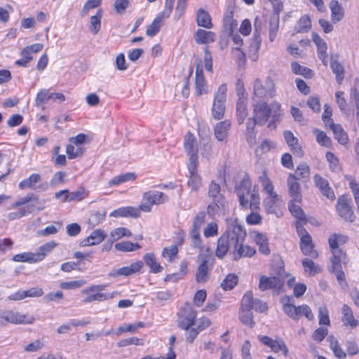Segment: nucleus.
<instances>
[{
	"instance_id": "864d4df0",
	"label": "nucleus",
	"mask_w": 359,
	"mask_h": 359,
	"mask_svg": "<svg viewBox=\"0 0 359 359\" xmlns=\"http://www.w3.org/2000/svg\"><path fill=\"white\" fill-rule=\"evenodd\" d=\"M105 218V212H95L90 214L88 224L90 226L91 228L95 227L98 225L100 222H102Z\"/></svg>"
},
{
	"instance_id": "79ce46f5",
	"label": "nucleus",
	"mask_w": 359,
	"mask_h": 359,
	"mask_svg": "<svg viewBox=\"0 0 359 359\" xmlns=\"http://www.w3.org/2000/svg\"><path fill=\"white\" fill-rule=\"evenodd\" d=\"M56 245L57 243L54 241L46 243L41 245L35 252L36 260L38 262L43 260L46 257V253L50 252L55 247H56Z\"/></svg>"
},
{
	"instance_id": "cd10ccee",
	"label": "nucleus",
	"mask_w": 359,
	"mask_h": 359,
	"mask_svg": "<svg viewBox=\"0 0 359 359\" xmlns=\"http://www.w3.org/2000/svg\"><path fill=\"white\" fill-rule=\"evenodd\" d=\"M300 249L302 253L313 259L318 257V252L314 250L311 236L300 240Z\"/></svg>"
},
{
	"instance_id": "9b49d317",
	"label": "nucleus",
	"mask_w": 359,
	"mask_h": 359,
	"mask_svg": "<svg viewBox=\"0 0 359 359\" xmlns=\"http://www.w3.org/2000/svg\"><path fill=\"white\" fill-rule=\"evenodd\" d=\"M336 208L341 218L348 222L353 221L354 213L350 205L349 200L345 196H341L338 198Z\"/></svg>"
},
{
	"instance_id": "f3484780",
	"label": "nucleus",
	"mask_w": 359,
	"mask_h": 359,
	"mask_svg": "<svg viewBox=\"0 0 359 359\" xmlns=\"http://www.w3.org/2000/svg\"><path fill=\"white\" fill-rule=\"evenodd\" d=\"M191 161V163H188L189 172L188 185L193 191H197L201 184V178L197 172L198 163H195L193 159Z\"/></svg>"
},
{
	"instance_id": "2eb2a0df",
	"label": "nucleus",
	"mask_w": 359,
	"mask_h": 359,
	"mask_svg": "<svg viewBox=\"0 0 359 359\" xmlns=\"http://www.w3.org/2000/svg\"><path fill=\"white\" fill-rule=\"evenodd\" d=\"M62 195H64V198L62 199V203L71 202L76 200L81 201L86 197L84 196L85 189L80 187L78 191L73 192H69L68 189L61 190L55 194V198L60 199Z\"/></svg>"
},
{
	"instance_id": "338daca9",
	"label": "nucleus",
	"mask_w": 359,
	"mask_h": 359,
	"mask_svg": "<svg viewBox=\"0 0 359 359\" xmlns=\"http://www.w3.org/2000/svg\"><path fill=\"white\" fill-rule=\"evenodd\" d=\"M326 158L330 163V167L332 171L339 170V160L334 154L330 151L326 153Z\"/></svg>"
},
{
	"instance_id": "de8ad7c7",
	"label": "nucleus",
	"mask_w": 359,
	"mask_h": 359,
	"mask_svg": "<svg viewBox=\"0 0 359 359\" xmlns=\"http://www.w3.org/2000/svg\"><path fill=\"white\" fill-rule=\"evenodd\" d=\"M312 40L318 47V55L319 58H322L323 53H326L327 44L317 34L313 33Z\"/></svg>"
},
{
	"instance_id": "69168bd1",
	"label": "nucleus",
	"mask_w": 359,
	"mask_h": 359,
	"mask_svg": "<svg viewBox=\"0 0 359 359\" xmlns=\"http://www.w3.org/2000/svg\"><path fill=\"white\" fill-rule=\"evenodd\" d=\"M327 334L328 330L327 328L319 327L313 332L312 338L313 340L320 342L325 339Z\"/></svg>"
},
{
	"instance_id": "a19ab883",
	"label": "nucleus",
	"mask_w": 359,
	"mask_h": 359,
	"mask_svg": "<svg viewBox=\"0 0 359 359\" xmlns=\"http://www.w3.org/2000/svg\"><path fill=\"white\" fill-rule=\"evenodd\" d=\"M41 176L39 174H32L27 179L21 181L19 183V188L25 189L27 188L34 189L36 183L40 182Z\"/></svg>"
},
{
	"instance_id": "680f3d73",
	"label": "nucleus",
	"mask_w": 359,
	"mask_h": 359,
	"mask_svg": "<svg viewBox=\"0 0 359 359\" xmlns=\"http://www.w3.org/2000/svg\"><path fill=\"white\" fill-rule=\"evenodd\" d=\"M39 197L34 195V194H30L27 195L26 196L19 199L11 205V207L13 208H18L23 205H25L31 201H38Z\"/></svg>"
},
{
	"instance_id": "7c9ffc66",
	"label": "nucleus",
	"mask_w": 359,
	"mask_h": 359,
	"mask_svg": "<svg viewBox=\"0 0 359 359\" xmlns=\"http://www.w3.org/2000/svg\"><path fill=\"white\" fill-rule=\"evenodd\" d=\"M342 315V321L345 325H350L353 328L356 327L358 325V321L355 319L353 311L348 306H343Z\"/></svg>"
},
{
	"instance_id": "ea45409f",
	"label": "nucleus",
	"mask_w": 359,
	"mask_h": 359,
	"mask_svg": "<svg viewBox=\"0 0 359 359\" xmlns=\"http://www.w3.org/2000/svg\"><path fill=\"white\" fill-rule=\"evenodd\" d=\"M330 8L332 12L333 20L340 21L342 20L344 15V9L337 1H331L330 3Z\"/></svg>"
},
{
	"instance_id": "4c0bfd02",
	"label": "nucleus",
	"mask_w": 359,
	"mask_h": 359,
	"mask_svg": "<svg viewBox=\"0 0 359 359\" xmlns=\"http://www.w3.org/2000/svg\"><path fill=\"white\" fill-rule=\"evenodd\" d=\"M330 67L332 72L336 75L337 83L341 84L344 78V67L337 60H331Z\"/></svg>"
},
{
	"instance_id": "c03bdc74",
	"label": "nucleus",
	"mask_w": 359,
	"mask_h": 359,
	"mask_svg": "<svg viewBox=\"0 0 359 359\" xmlns=\"http://www.w3.org/2000/svg\"><path fill=\"white\" fill-rule=\"evenodd\" d=\"M115 249L121 252H133L141 247L138 243H133L130 241H122L115 244Z\"/></svg>"
},
{
	"instance_id": "473e14b6",
	"label": "nucleus",
	"mask_w": 359,
	"mask_h": 359,
	"mask_svg": "<svg viewBox=\"0 0 359 359\" xmlns=\"http://www.w3.org/2000/svg\"><path fill=\"white\" fill-rule=\"evenodd\" d=\"M243 297H248L250 299V309H255L259 312H264L268 309V306L266 302H264L258 299H254L251 292H246Z\"/></svg>"
},
{
	"instance_id": "a211bd4d",
	"label": "nucleus",
	"mask_w": 359,
	"mask_h": 359,
	"mask_svg": "<svg viewBox=\"0 0 359 359\" xmlns=\"http://www.w3.org/2000/svg\"><path fill=\"white\" fill-rule=\"evenodd\" d=\"M196 65V78H195V88L196 93L198 95H201L206 93L205 81L203 76V70L201 65V60L198 59Z\"/></svg>"
},
{
	"instance_id": "39448f33",
	"label": "nucleus",
	"mask_w": 359,
	"mask_h": 359,
	"mask_svg": "<svg viewBox=\"0 0 359 359\" xmlns=\"http://www.w3.org/2000/svg\"><path fill=\"white\" fill-rule=\"evenodd\" d=\"M227 87L226 84H222L215 95L212 108V116L216 120L222 119L225 112V103L226 100Z\"/></svg>"
},
{
	"instance_id": "1a4fd4ad",
	"label": "nucleus",
	"mask_w": 359,
	"mask_h": 359,
	"mask_svg": "<svg viewBox=\"0 0 359 359\" xmlns=\"http://www.w3.org/2000/svg\"><path fill=\"white\" fill-rule=\"evenodd\" d=\"M205 214L203 212L198 213L194 217L193 226L189 231L192 246L195 248H203V241L200 235V229L205 223Z\"/></svg>"
},
{
	"instance_id": "6e6552de",
	"label": "nucleus",
	"mask_w": 359,
	"mask_h": 359,
	"mask_svg": "<svg viewBox=\"0 0 359 359\" xmlns=\"http://www.w3.org/2000/svg\"><path fill=\"white\" fill-rule=\"evenodd\" d=\"M196 311L188 303L178 313V326L182 330H188L196 325Z\"/></svg>"
},
{
	"instance_id": "c756f323",
	"label": "nucleus",
	"mask_w": 359,
	"mask_h": 359,
	"mask_svg": "<svg viewBox=\"0 0 359 359\" xmlns=\"http://www.w3.org/2000/svg\"><path fill=\"white\" fill-rule=\"evenodd\" d=\"M330 128L332 130L334 138L342 145H345L348 142V137L346 133L344 130L343 128L339 124L332 123Z\"/></svg>"
},
{
	"instance_id": "37998d69",
	"label": "nucleus",
	"mask_w": 359,
	"mask_h": 359,
	"mask_svg": "<svg viewBox=\"0 0 359 359\" xmlns=\"http://www.w3.org/2000/svg\"><path fill=\"white\" fill-rule=\"evenodd\" d=\"M293 73L304 76L305 78L310 79L313 76V72L310 69L301 66L299 63L293 62L291 64Z\"/></svg>"
},
{
	"instance_id": "aec40b11",
	"label": "nucleus",
	"mask_w": 359,
	"mask_h": 359,
	"mask_svg": "<svg viewBox=\"0 0 359 359\" xmlns=\"http://www.w3.org/2000/svg\"><path fill=\"white\" fill-rule=\"evenodd\" d=\"M231 121L229 120L217 123L214 128L215 138L220 142L226 141L228 137L229 130L231 128Z\"/></svg>"
},
{
	"instance_id": "c85d7f7f",
	"label": "nucleus",
	"mask_w": 359,
	"mask_h": 359,
	"mask_svg": "<svg viewBox=\"0 0 359 359\" xmlns=\"http://www.w3.org/2000/svg\"><path fill=\"white\" fill-rule=\"evenodd\" d=\"M35 318L33 316L22 314L9 310V323L14 324H32Z\"/></svg>"
},
{
	"instance_id": "ddd939ff",
	"label": "nucleus",
	"mask_w": 359,
	"mask_h": 359,
	"mask_svg": "<svg viewBox=\"0 0 359 359\" xmlns=\"http://www.w3.org/2000/svg\"><path fill=\"white\" fill-rule=\"evenodd\" d=\"M184 149L187 153L189 155V163L192 162V158L195 163H198V144L196 137L191 133H188L184 138Z\"/></svg>"
},
{
	"instance_id": "412c9836",
	"label": "nucleus",
	"mask_w": 359,
	"mask_h": 359,
	"mask_svg": "<svg viewBox=\"0 0 359 359\" xmlns=\"http://www.w3.org/2000/svg\"><path fill=\"white\" fill-rule=\"evenodd\" d=\"M283 135L285 140L286 141L287 145L290 147L291 150L293 151L294 154L298 157H302L304 152L299 144L298 139L295 137L292 133L290 130L285 131Z\"/></svg>"
},
{
	"instance_id": "bb28decb",
	"label": "nucleus",
	"mask_w": 359,
	"mask_h": 359,
	"mask_svg": "<svg viewBox=\"0 0 359 359\" xmlns=\"http://www.w3.org/2000/svg\"><path fill=\"white\" fill-rule=\"evenodd\" d=\"M194 39L198 44H206L215 41L216 34L211 31L198 29L194 35Z\"/></svg>"
},
{
	"instance_id": "052dcab7",
	"label": "nucleus",
	"mask_w": 359,
	"mask_h": 359,
	"mask_svg": "<svg viewBox=\"0 0 359 359\" xmlns=\"http://www.w3.org/2000/svg\"><path fill=\"white\" fill-rule=\"evenodd\" d=\"M178 253V249L176 245H172L170 248H165L162 252V256L168 259L169 262H172Z\"/></svg>"
},
{
	"instance_id": "dca6fc26",
	"label": "nucleus",
	"mask_w": 359,
	"mask_h": 359,
	"mask_svg": "<svg viewBox=\"0 0 359 359\" xmlns=\"http://www.w3.org/2000/svg\"><path fill=\"white\" fill-rule=\"evenodd\" d=\"M313 181L315 185L319 189L324 196H326L330 200H334L335 198L334 193L332 189L330 187L329 182L326 179L323 178L320 175L316 174L313 176Z\"/></svg>"
},
{
	"instance_id": "72a5a7b5",
	"label": "nucleus",
	"mask_w": 359,
	"mask_h": 359,
	"mask_svg": "<svg viewBox=\"0 0 359 359\" xmlns=\"http://www.w3.org/2000/svg\"><path fill=\"white\" fill-rule=\"evenodd\" d=\"M145 264L149 266L150 272L157 273L163 270V266L157 263L156 257L154 253H147L144 256Z\"/></svg>"
},
{
	"instance_id": "4468645a",
	"label": "nucleus",
	"mask_w": 359,
	"mask_h": 359,
	"mask_svg": "<svg viewBox=\"0 0 359 359\" xmlns=\"http://www.w3.org/2000/svg\"><path fill=\"white\" fill-rule=\"evenodd\" d=\"M143 267V262L141 261L135 262L131 264L130 266H123L118 269L111 271L109 276L117 277V276H132L137 272L140 271Z\"/></svg>"
},
{
	"instance_id": "5701e85b",
	"label": "nucleus",
	"mask_w": 359,
	"mask_h": 359,
	"mask_svg": "<svg viewBox=\"0 0 359 359\" xmlns=\"http://www.w3.org/2000/svg\"><path fill=\"white\" fill-rule=\"evenodd\" d=\"M243 242L244 240L234 247L233 254L235 260H238L243 257H250L255 254V250L249 245H243Z\"/></svg>"
},
{
	"instance_id": "7ed1b4c3",
	"label": "nucleus",
	"mask_w": 359,
	"mask_h": 359,
	"mask_svg": "<svg viewBox=\"0 0 359 359\" xmlns=\"http://www.w3.org/2000/svg\"><path fill=\"white\" fill-rule=\"evenodd\" d=\"M240 205L243 208H250L252 210L259 209L260 198L259 189L255 186L251 190V182L248 175H245L236 187Z\"/></svg>"
},
{
	"instance_id": "6ab92c4d",
	"label": "nucleus",
	"mask_w": 359,
	"mask_h": 359,
	"mask_svg": "<svg viewBox=\"0 0 359 359\" xmlns=\"http://www.w3.org/2000/svg\"><path fill=\"white\" fill-rule=\"evenodd\" d=\"M287 186L289 194L293 198L292 201L299 202L302 199L301 187L293 174H290L287 177Z\"/></svg>"
},
{
	"instance_id": "20e7f679",
	"label": "nucleus",
	"mask_w": 359,
	"mask_h": 359,
	"mask_svg": "<svg viewBox=\"0 0 359 359\" xmlns=\"http://www.w3.org/2000/svg\"><path fill=\"white\" fill-rule=\"evenodd\" d=\"M345 239L341 235L334 233L328 240L330 248L332 250V257L331 258L332 265L329 269L330 272L336 275L337 280L339 283L345 280V274L342 271L341 263L345 264L346 261V254L338 248L339 242Z\"/></svg>"
},
{
	"instance_id": "5fc2aeb1",
	"label": "nucleus",
	"mask_w": 359,
	"mask_h": 359,
	"mask_svg": "<svg viewBox=\"0 0 359 359\" xmlns=\"http://www.w3.org/2000/svg\"><path fill=\"white\" fill-rule=\"evenodd\" d=\"M238 277L235 274H229L221 283V287L225 290H231L238 283Z\"/></svg>"
},
{
	"instance_id": "f704fd0d",
	"label": "nucleus",
	"mask_w": 359,
	"mask_h": 359,
	"mask_svg": "<svg viewBox=\"0 0 359 359\" xmlns=\"http://www.w3.org/2000/svg\"><path fill=\"white\" fill-rule=\"evenodd\" d=\"M327 341L330 343V347L332 350L334 355L338 358H345L346 353L341 348L338 340L332 335L327 337Z\"/></svg>"
},
{
	"instance_id": "49530a36",
	"label": "nucleus",
	"mask_w": 359,
	"mask_h": 359,
	"mask_svg": "<svg viewBox=\"0 0 359 359\" xmlns=\"http://www.w3.org/2000/svg\"><path fill=\"white\" fill-rule=\"evenodd\" d=\"M302 265L306 272L313 276L321 271L319 265L316 264L311 259L305 258L302 260Z\"/></svg>"
},
{
	"instance_id": "8fccbe9b",
	"label": "nucleus",
	"mask_w": 359,
	"mask_h": 359,
	"mask_svg": "<svg viewBox=\"0 0 359 359\" xmlns=\"http://www.w3.org/2000/svg\"><path fill=\"white\" fill-rule=\"evenodd\" d=\"M83 152L84 149L81 147H75L72 143L67 145L66 153L68 156V158L70 159H74L81 156Z\"/></svg>"
},
{
	"instance_id": "f257e3e1",
	"label": "nucleus",
	"mask_w": 359,
	"mask_h": 359,
	"mask_svg": "<svg viewBox=\"0 0 359 359\" xmlns=\"http://www.w3.org/2000/svg\"><path fill=\"white\" fill-rule=\"evenodd\" d=\"M252 106L253 108L252 117L258 122V126H264L271 117L268 123V128L273 130L276 128V123L280 120L281 116V105L277 102H272L270 104L262 100H257L252 97Z\"/></svg>"
},
{
	"instance_id": "09e8293b",
	"label": "nucleus",
	"mask_w": 359,
	"mask_h": 359,
	"mask_svg": "<svg viewBox=\"0 0 359 359\" xmlns=\"http://www.w3.org/2000/svg\"><path fill=\"white\" fill-rule=\"evenodd\" d=\"M132 233L125 227H118L111 231L110 236L112 238L111 243L124 236H131Z\"/></svg>"
},
{
	"instance_id": "4be33fe9",
	"label": "nucleus",
	"mask_w": 359,
	"mask_h": 359,
	"mask_svg": "<svg viewBox=\"0 0 359 359\" xmlns=\"http://www.w3.org/2000/svg\"><path fill=\"white\" fill-rule=\"evenodd\" d=\"M106 237L104 232L102 229L93 231L89 236L83 239L80 245L81 246H90L100 244Z\"/></svg>"
},
{
	"instance_id": "e2e57ef3",
	"label": "nucleus",
	"mask_w": 359,
	"mask_h": 359,
	"mask_svg": "<svg viewBox=\"0 0 359 359\" xmlns=\"http://www.w3.org/2000/svg\"><path fill=\"white\" fill-rule=\"evenodd\" d=\"M131 344H134L136 346H143V342L141 339L137 337H130L124 339H121L117 343V346L118 347H124Z\"/></svg>"
},
{
	"instance_id": "13d9d810",
	"label": "nucleus",
	"mask_w": 359,
	"mask_h": 359,
	"mask_svg": "<svg viewBox=\"0 0 359 359\" xmlns=\"http://www.w3.org/2000/svg\"><path fill=\"white\" fill-rule=\"evenodd\" d=\"M226 206V201H224V203H221V205L219 202L212 201V203H210L207 208V212L209 215L211 217L214 216L216 213L218 212L220 209L224 210Z\"/></svg>"
},
{
	"instance_id": "774afa93",
	"label": "nucleus",
	"mask_w": 359,
	"mask_h": 359,
	"mask_svg": "<svg viewBox=\"0 0 359 359\" xmlns=\"http://www.w3.org/2000/svg\"><path fill=\"white\" fill-rule=\"evenodd\" d=\"M206 291L205 290H200L197 291L194 297V304L197 306H201L206 299Z\"/></svg>"
},
{
	"instance_id": "423d86ee",
	"label": "nucleus",
	"mask_w": 359,
	"mask_h": 359,
	"mask_svg": "<svg viewBox=\"0 0 359 359\" xmlns=\"http://www.w3.org/2000/svg\"><path fill=\"white\" fill-rule=\"evenodd\" d=\"M198 266L196 273V280L198 283H206L210 278L212 269V257L208 254H200L198 256Z\"/></svg>"
},
{
	"instance_id": "0eeeda50",
	"label": "nucleus",
	"mask_w": 359,
	"mask_h": 359,
	"mask_svg": "<svg viewBox=\"0 0 359 359\" xmlns=\"http://www.w3.org/2000/svg\"><path fill=\"white\" fill-rule=\"evenodd\" d=\"M276 86L272 79L268 76L265 81V85L264 86L261 80L257 79L254 82L253 86V96L257 98H263L265 97H269L271 98L275 96Z\"/></svg>"
},
{
	"instance_id": "0e129e2a",
	"label": "nucleus",
	"mask_w": 359,
	"mask_h": 359,
	"mask_svg": "<svg viewBox=\"0 0 359 359\" xmlns=\"http://www.w3.org/2000/svg\"><path fill=\"white\" fill-rule=\"evenodd\" d=\"M346 351L349 355H356L359 353V348L354 339H349L346 341Z\"/></svg>"
},
{
	"instance_id": "bf43d9fd",
	"label": "nucleus",
	"mask_w": 359,
	"mask_h": 359,
	"mask_svg": "<svg viewBox=\"0 0 359 359\" xmlns=\"http://www.w3.org/2000/svg\"><path fill=\"white\" fill-rule=\"evenodd\" d=\"M316 134V140L322 146L329 147L331 145V139L327 136L326 133L318 129L314 130Z\"/></svg>"
},
{
	"instance_id": "3c124183",
	"label": "nucleus",
	"mask_w": 359,
	"mask_h": 359,
	"mask_svg": "<svg viewBox=\"0 0 359 359\" xmlns=\"http://www.w3.org/2000/svg\"><path fill=\"white\" fill-rule=\"evenodd\" d=\"M34 206H29L27 210L25 208H21L16 212H12L8 214L7 218L10 220L20 219L26 215L27 213H31L34 211Z\"/></svg>"
},
{
	"instance_id": "b1692460",
	"label": "nucleus",
	"mask_w": 359,
	"mask_h": 359,
	"mask_svg": "<svg viewBox=\"0 0 359 359\" xmlns=\"http://www.w3.org/2000/svg\"><path fill=\"white\" fill-rule=\"evenodd\" d=\"M293 299L290 297L285 296L282 299L283 310L285 314L292 319L299 318V306L293 304Z\"/></svg>"
},
{
	"instance_id": "2f4dec72",
	"label": "nucleus",
	"mask_w": 359,
	"mask_h": 359,
	"mask_svg": "<svg viewBox=\"0 0 359 359\" xmlns=\"http://www.w3.org/2000/svg\"><path fill=\"white\" fill-rule=\"evenodd\" d=\"M208 196L212 198V201L221 203L226 201L224 196L221 193L219 184L212 181L209 185Z\"/></svg>"
},
{
	"instance_id": "a18cd8bd",
	"label": "nucleus",
	"mask_w": 359,
	"mask_h": 359,
	"mask_svg": "<svg viewBox=\"0 0 359 359\" xmlns=\"http://www.w3.org/2000/svg\"><path fill=\"white\" fill-rule=\"evenodd\" d=\"M279 198L277 194L269 195L264 199L263 205L268 213L275 212V205L278 201Z\"/></svg>"
},
{
	"instance_id": "4d7b16f0",
	"label": "nucleus",
	"mask_w": 359,
	"mask_h": 359,
	"mask_svg": "<svg viewBox=\"0 0 359 359\" xmlns=\"http://www.w3.org/2000/svg\"><path fill=\"white\" fill-rule=\"evenodd\" d=\"M318 318L320 325H330L328 310L325 306H321L318 308Z\"/></svg>"
},
{
	"instance_id": "f03ea898",
	"label": "nucleus",
	"mask_w": 359,
	"mask_h": 359,
	"mask_svg": "<svg viewBox=\"0 0 359 359\" xmlns=\"http://www.w3.org/2000/svg\"><path fill=\"white\" fill-rule=\"evenodd\" d=\"M245 236L246 232L243 226L236 220L232 222L228 226L226 231L217 240L216 256L222 259L229 250L233 251L234 247H236L239 242L245 240Z\"/></svg>"
},
{
	"instance_id": "603ef678",
	"label": "nucleus",
	"mask_w": 359,
	"mask_h": 359,
	"mask_svg": "<svg viewBox=\"0 0 359 359\" xmlns=\"http://www.w3.org/2000/svg\"><path fill=\"white\" fill-rule=\"evenodd\" d=\"M13 260L15 262H37L35 253L34 252H23L14 255Z\"/></svg>"
},
{
	"instance_id": "f8f14e48",
	"label": "nucleus",
	"mask_w": 359,
	"mask_h": 359,
	"mask_svg": "<svg viewBox=\"0 0 359 359\" xmlns=\"http://www.w3.org/2000/svg\"><path fill=\"white\" fill-rule=\"evenodd\" d=\"M283 284L284 281L279 277L262 276L259 279V288L262 291L266 290L278 291L283 286Z\"/></svg>"
},
{
	"instance_id": "e433bc0d",
	"label": "nucleus",
	"mask_w": 359,
	"mask_h": 359,
	"mask_svg": "<svg viewBox=\"0 0 359 359\" xmlns=\"http://www.w3.org/2000/svg\"><path fill=\"white\" fill-rule=\"evenodd\" d=\"M297 180H302L307 181L310 178V168L309 166L305 163H302L299 164L295 170L294 175Z\"/></svg>"
},
{
	"instance_id": "58836bf2",
	"label": "nucleus",
	"mask_w": 359,
	"mask_h": 359,
	"mask_svg": "<svg viewBox=\"0 0 359 359\" xmlns=\"http://www.w3.org/2000/svg\"><path fill=\"white\" fill-rule=\"evenodd\" d=\"M117 292H113L111 293H100L97 292L93 294H88L83 302L84 303H90L93 301H103L114 298Z\"/></svg>"
},
{
	"instance_id": "6e6d98bb",
	"label": "nucleus",
	"mask_w": 359,
	"mask_h": 359,
	"mask_svg": "<svg viewBox=\"0 0 359 359\" xmlns=\"http://www.w3.org/2000/svg\"><path fill=\"white\" fill-rule=\"evenodd\" d=\"M271 348L273 352L276 353L281 351L285 356L288 355V348L283 340L281 339L274 340Z\"/></svg>"
},
{
	"instance_id": "a878e982",
	"label": "nucleus",
	"mask_w": 359,
	"mask_h": 359,
	"mask_svg": "<svg viewBox=\"0 0 359 359\" xmlns=\"http://www.w3.org/2000/svg\"><path fill=\"white\" fill-rule=\"evenodd\" d=\"M248 115V99H238L236 102V120L239 125L243 123L245 119Z\"/></svg>"
},
{
	"instance_id": "9d476101",
	"label": "nucleus",
	"mask_w": 359,
	"mask_h": 359,
	"mask_svg": "<svg viewBox=\"0 0 359 359\" xmlns=\"http://www.w3.org/2000/svg\"><path fill=\"white\" fill-rule=\"evenodd\" d=\"M249 300L250 299L248 297H243L239 310V319L243 325L250 328H253L255 325V322L253 320L252 309L249 307Z\"/></svg>"
},
{
	"instance_id": "c9c22d12",
	"label": "nucleus",
	"mask_w": 359,
	"mask_h": 359,
	"mask_svg": "<svg viewBox=\"0 0 359 359\" xmlns=\"http://www.w3.org/2000/svg\"><path fill=\"white\" fill-rule=\"evenodd\" d=\"M294 201H291L288 203L289 210L292 216L299 219V222H304L305 224L307 222L306 215L302 208L296 205Z\"/></svg>"
},
{
	"instance_id": "393cba45",
	"label": "nucleus",
	"mask_w": 359,
	"mask_h": 359,
	"mask_svg": "<svg viewBox=\"0 0 359 359\" xmlns=\"http://www.w3.org/2000/svg\"><path fill=\"white\" fill-rule=\"evenodd\" d=\"M143 200L153 205L162 204L167 201L168 198L162 192L158 191H149L144 193Z\"/></svg>"
}]
</instances>
